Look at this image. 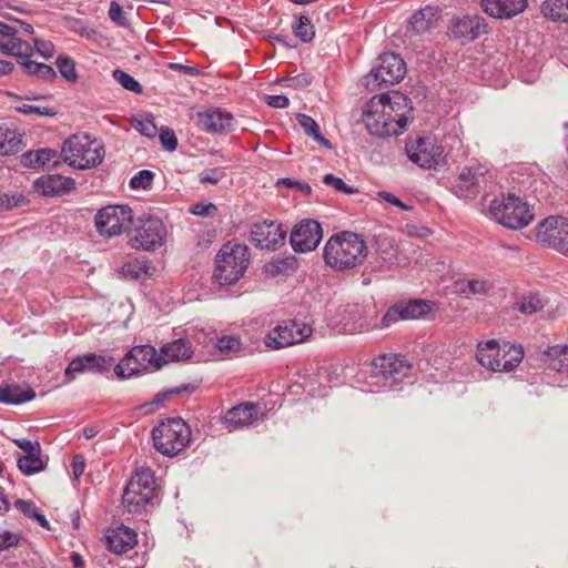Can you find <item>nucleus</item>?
I'll return each instance as SVG.
<instances>
[{"mask_svg": "<svg viewBox=\"0 0 568 568\" xmlns=\"http://www.w3.org/2000/svg\"><path fill=\"white\" fill-rule=\"evenodd\" d=\"M412 110L410 100L405 94L398 91L384 93L366 103L362 121L374 136L399 135L407 129Z\"/></svg>", "mask_w": 568, "mask_h": 568, "instance_id": "obj_1", "label": "nucleus"}, {"mask_svg": "<svg viewBox=\"0 0 568 568\" xmlns=\"http://www.w3.org/2000/svg\"><path fill=\"white\" fill-rule=\"evenodd\" d=\"M368 247L356 233L341 232L332 235L323 247V260L334 271L345 272L364 263Z\"/></svg>", "mask_w": 568, "mask_h": 568, "instance_id": "obj_2", "label": "nucleus"}, {"mask_svg": "<svg viewBox=\"0 0 568 568\" xmlns=\"http://www.w3.org/2000/svg\"><path fill=\"white\" fill-rule=\"evenodd\" d=\"M412 373L410 363L398 354H382L372 362L368 392L394 390Z\"/></svg>", "mask_w": 568, "mask_h": 568, "instance_id": "obj_3", "label": "nucleus"}, {"mask_svg": "<svg viewBox=\"0 0 568 568\" xmlns=\"http://www.w3.org/2000/svg\"><path fill=\"white\" fill-rule=\"evenodd\" d=\"M491 217L500 225L518 230L527 226L535 216L534 206L515 194H501L489 205Z\"/></svg>", "mask_w": 568, "mask_h": 568, "instance_id": "obj_4", "label": "nucleus"}, {"mask_svg": "<svg viewBox=\"0 0 568 568\" xmlns=\"http://www.w3.org/2000/svg\"><path fill=\"white\" fill-rule=\"evenodd\" d=\"M521 346L504 343L500 345L495 339L481 342L477 345L476 358L481 366L493 372H511L523 361Z\"/></svg>", "mask_w": 568, "mask_h": 568, "instance_id": "obj_5", "label": "nucleus"}, {"mask_svg": "<svg viewBox=\"0 0 568 568\" xmlns=\"http://www.w3.org/2000/svg\"><path fill=\"white\" fill-rule=\"evenodd\" d=\"M155 449L164 456L173 457L182 452L191 439L189 425L180 417L160 422L152 429Z\"/></svg>", "mask_w": 568, "mask_h": 568, "instance_id": "obj_6", "label": "nucleus"}, {"mask_svg": "<svg viewBox=\"0 0 568 568\" xmlns=\"http://www.w3.org/2000/svg\"><path fill=\"white\" fill-rule=\"evenodd\" d=\"M250 263L248 248L241 244H224L216 255L214 278L221 285L236 283Z\"/></svg>", "mask_w": 568, "mask_h": 568, "instance_id": "obj_7", "label": "nucleus"}, {"mask_svg": "<svg viewBox=\"0 0 568 568\" xmlns=\"http://www.w3.org/2000/svg\"><path fill=\"white\" fill-rule=\"evenodd\" d=\"M64 161L79 170H85L100 164L104 158V148L98 140L88 135L75 134L68 139L62 148Z\"/></svg>", "mask_w": 568, "mask_h": 568, "instance_id": "obj_8", "label": "nucleus"}, {"mask_svg": "<svg viewBox=\"0 0 568 568\" xmlns=\"http://www.w3.org/2000/svg\"><path fill=\"white\" fill-rule=\"evenodd\" d=\"M406 74L404 60L395 53L386 52L378 57L377 64L366 78L365 85L372 90L398 83Z\"/></svg>", "mask_w": 568, "mask_h": 568, "instance_id": "obj_9", "label": "nucleus"}, {"mask_svg": "<svg viewBox=\"0 0 568 568\" xmlns=\"http://www.w3.org/2000/svg\"><path fill=\"white\" fill-rule=\"evenodd\" d=\"M132 221V210L126 205H108L99 210L94 217L97 231L104 237H113L126 232Z\"/></svg>", "mask_w": 568, "mask_h": 568, "instance_id": "obj_10", "label": "nucleus"}, {"mask_svg": "<svg viewBox=\"0 0 568 568\" xmlns=\"http://www.w3.org/2000/svg\"><path fill=\"white\" fill-rule=\"evenodd\" d=\"M536 240L568 255V219L554 215L544 219L536 226Z\"/></svg>", "mask_w": 568, "mask_h": 568, "instance_id": "obj_11", "label": "nucleus"}, {"mask_svg": "<svg viewBox=\"0 0 568 568\" xmlns=\"http://www.w3.org/2000/svg\"><path fill=\"white\" fill-rule=\"evenodd\" d=\"M408 159L424 169H433L444 163L443 146L430 136L418 138L415 142L406 144Z\"/></svg>", "mask_w": 568, "mask_h": 568, "instance_id": "obj_12", "label": "nucleus"}, {"mask_svg": "<svg viewBox=\"0 0 568 568\" xmlns=\"http://www.w3.org/2000/svg\"><path fill=\"white\" fill-rule=\"evenodd\" d=\"M168 231L163 221L159 217H148L142 221L141 225L135 230V235L131 240L134 248L143 251H155L164 245Z\"/></svg>", "mask_w": 568, "mask_h": 568, "instance_id": "obj_13", "label": "nucleus"}, {"mask_svg": "<svg viewBox=\"0 0 568 568\" xmlns=\"http://www.w3.org/2000/svg\"><path fill=\"white\" fill-rule=\"evenodd\" d=\"M322 237V227L317 221L303 220L292 230L290 244L297 253H308L318 246Z\"/></svg>", "mask_w": 568, "mask_h": 568, "instance_id": "obj_14", "label": "nucleus"}, {"mask_svg": "<svg viewBox=\"0 0 568 568\" xmlns=\"http://www.w3.org/2000/svg\"><path fill=\"white\" fill-rule=\"evenodd\" d=\"M113 364L112 357L87 353L83 356L73 358L64 371V375L69 382L75 378L77 374L85 372L104 373L108 372Z\"/></svg>", "mask_w": 568, "mask_h": 568, "instance_id": "obj_15", "label": "nucleus"}, {"mask_svg": "<svg viewBox=\"0 0 568 568\" xmlns=\"http://www.w3.org/2000/svg\"><path fill=\"white\" fill-rule=\"evenodd\" d=\"M284 240V231L281 223L263 221L254 223L251 227V241L256 247L275 251Z\"/></svg>", "mask_w": 568, "mask_h": 568, "instance_id": "obj_16", "label": "nucleus"}, {"mask_svg": "<svg viewBox=\"0 0 568 568\" xmlns=\"http://www.w3.org/2000/svg\"><path fill=\"white\" fill-rule=\"evenodd\" d=\"M487 32V23L479 14H466L452 20L450 34L455 39L474 41Z\"/></svg>", "mask_w": 568, "mask_h": 568, "instance_id": "obj_17", "label": "nucleus"}, {"mask_svg": "<svg viewBox=\"0 0 568 568\" xmlns=\"http://www.w3.org/2000/svg\"><path fill=\"white\" fill-rule=\"evenodd\" d=\"M197 125L210 133H227L233 130L234 118L220 108H207L197 113Z\"/></svg>", "mask_w": 568, "mask_h": 568, "instance_id": "obj_18", "label": "nucleus"}, {"mask_svg": "<svg viewBox=\"0 0 568 568\" xmlns=\"http://www.w3.org/2000/svg\"><path fill=\"white\" fill-rule=\"evenodd\" d=\"M261 407L256 403L245 402L230 408L225 414V424L233 429L252 425L262 417Z\"/></svg>", "mask_w": 568, "mask_h": 568, "instance_id": "obj_19", "label": "nucleus"}, {"mask_svg": "<svg viewBox=\"0 0 568 568\" xmlns=\"http://www.w3.org/2000/svg\"><path fill=\"white\" fill-rule=\"evenodd\" d=\"M483 178L484 173L479 168H464L455 181L453 191L458 197L476 196L479 193Z\"/></svg>", "mask_w": 568, "mask_h": 568, "instance_id": "obj_20", "label": "nucleus"}, {"mask_svg": "<svg viewBox=\"0 0 568 568\" xmlns=\"http://www.w3.org/2000/svg\"><path fill=\"white\" fill-rule=\"evenodd\" d=\"M75 182L71 178L49 174L34 181V190L44 196H58L72 191Z\"/></svg>", "mask_w": 568, "mask_h": 568, "instance_id": "obj_21", "label": "nucleus"}, {"mask_svg": "<svg viewBox=\"0 0 568 568\" xmlns=\"http://www.w3.org/2000/svg\"><path fill=\"white\" fill-rule=\"evenodd\" d=\"M296 379H291L290 384L286 385L288 392L293 395H298L302 393H307L312 397H322L325 395L324 390L321 388V383L318 382L320 376L312 369H305L302 374L300 371L295 372Z\"/></svg>", "mask_w": 568, "mask_h": 568, "instance_id": "obj_22", "label": "nucleus"}, {"mask_svg": "<svg viewBox=\"0 0 568 568\" xmlns=\"http://www.w3.org/2000/svg\"><path fill=\"white\" fill-rule=\"evenodd\" d=\"M480 6L493 18L508 19L523 12L527 0H481Z\"/></svg>", "mask_w": 568, "mask_h": 568, "instance_id": "obj_23", "label": "nucleus"}, {"mask_svg": "<svg viewBox=\"0 0 568 568\" xmlns=\"http://www.w3.org/2000/svg\"><path fill=\"white\" fill-rule=\"evenodd\" d=\"M105 539L108 548L116 555L129 551L138 542L135 531L123 525L112 530Z\"/></svg>", "mask_w": 568, "mask_h": 568, "instance_id": "obj_24", "label": "nucleus"}, {"mask_svg": "<svg viewBox=\"0 0 568 568\" xmlns=\"http://www.w3.org/2000/svg\"><path fill=\"white\" fill-rule=\"evenodd\" d=\"M0 50L7 55L22 57L29 44L17 37V30L0 21Z\"/></svg>", "mask_w": 568, "mask_h": 568, "instance_id": "obj_25", "label": "nucleus"}, {"mask_svg": "<svg viewBox=\"0 0 568 568\" xmlns=\"http://www.w3.org/2000/svg\"><path fill=\"white\" fill-rule=\"evenodd\" d=\"M193 354L191 342L186 338H178L164 344L160 348L162 364L189 359Z\"/></svg>", "mask_w": 568, "mask_h": 568, "instance_id": "obj_26", "label": "nucleus"}, {"mask_svg": "<svg viewBox=\"0 0 568 568\" xmlns=\"http://www.w3.org/2000/svg\"><path fill=\"white\" fill-rule=\"evenodd\" d=\"M136 488L138 486L134 483H128L122 495L123 507L130 514H140L154 498V496L138 490Z\"/></svg>", "mask_w": 568, "mask_h": 568, "instance_id": "obj_27", "label": "nucleus"}, {"mask_svg": "<svg viewBox=\"0 0 568 568\" xmlns=\"http://www.w3.org/2000/svg\"><path fill=\"white\" fill-rule=\"evenodd\" d=\"M439 18V10L435 7L427 6L410 17L409 27L415 33L420 34L435 28Z\"/></svg>", "mask_w": 568, "mask_h": 568, "instance_id": "obj_28", "label": "nucleus"}, {"mask_svg": "<svg viewBox=\"0 0 568 568\" xmlns=\"http://www.w3.org/2000/svg\"><path fill=\"white\" fill-rule=\"evenodd\" d=\"M21 162L24 166L32 169L55 166L59 163V153L53 149L28 151L22 155Z\"/></svg>", "mask_w": 568, "mask_h": 568, "instance_id": "obj_29", "label": "nucleus"}, {"mask_svg": "<svg viewBox=\"0 0 568 568\" xmlns=\"http://www.w3.org/2000/svg\"><path fill=\"white\" fill-rule=\"evenodd\" d=\"M141 372L146 371L150 366L160 369L163 364L160 353L152 345H138L129 351Z\"/></svg>", "mask_w": 568, "mask_h": 568, "instance_id": "obj_30", "label": "nucleus"}, {"mask_svg": "<svg viewBox=\"0 0 568 568\" xmlns=\"http://www.w3.org/2000/svg\"><path fill=\"white\" fill-rule=\"evenodd\" d=\"M36 397V392L27 386L7 385L0 388V402L4 404L19 405Z\"/></svg>", "mask_w": 568, "mask_h": 568, "instance_id": "obj_31", "label": "nucleus"}, {"mask_svg": "<svg viewBox=\"0 0 568 568\" xmlns=\"http://www.w3.org/2000/svg\"><path fill=\"white\" fill-rule=\"evenodd\" d=\"M22 146V135L8 126L0 125V155L19 152Z\"/></svg>", "mask_w": 568, "mask_h": 568, "instance_id": "obj_32", "label": "nucleus"}, {"mask_svg": "<svg viewBox=\"0 0 568 568\" xmlns=\"http://www.w3.org/2000/svg\"><path fill=\"white\" fill-rule=\"evenodd\" d=\"M312 333L313 328L310 324L292 320L290 324L286 323V346L305 342Z\"/></svg>", "mask_w": 568, "mask_h": 568, "instance_id": "obj_33", "label": "nucleus"}, {"mask_svg": "<svg viewBox=\"0 0 568 568\" xmlns=\"http://www.w3.org/2000/svg\"><path fill=\"white\" fill-rule=\"evenodd\" d=\"M295 119L303 131L325 149H332L331 142L321 134L320 126L311 116L296 113Z\"/></svg>", "mask_w": 568, "mask_h": 568, "instance_id": "obj_34", "label": "nucleus"}, {"mask_svg": "<svg viewBox=\"0 0 568 568\" xmlns=\"http://www.w3.org/2000/svg\"><path fill=\"white\" fill-rule=\"evenodd\" d=\"M547 365L549 368L568 373V346H552L546 351Z\"/></svg>", "mask_w": 568, "mask_h": 568, "instance_id": "obj_35", "label": "nucleus"}, {"mask_svg": "<svg viewBox=\"0 0 568 568\" xmlns=\"http://www.w3.org/2000/svg\"><path fill=\"white\" fill-rule=\"evenodd\" d=\"M129 483H134L138 486V490H142L143 493L154 496L155 478L150 468L138 469Z\"/></svg>", "mask_w": 568, "mask_h": 568, "instance_id": "obj_36", "label": "nucleus"}, {"mask_svg": "<svg viewBox=\"0 0 568 568\" xmlns=\"http://www.w3.org/2000/svg\"><path fill=\"white\" fill-rule=\"evenodd\" d=\"M542 14L552 21L567 22V9L564 0H545L541 4Z\"/></svg>", "mask_w": 568, "mask_h": 568, "instance_id": "obj_37", "label": "nucleus"}, {"mask_svg": "<svg viewBox=\"0 0 568 568\" xmlns=\"http://www.w3.org/2000/svg\"><path fill=\"white\" fill-rule=\"evenodd\" d=\"M403 320H415L430 311V306L425 301L414 300L407 303H398Z\"/></svg>", "mask_w": 568, "mask_h": 568, "instance_id": "obj_38", "label": "nucleus"}, {"mask_svg": "<svg viewBox=\"0 0 568 568\" xmlns=\"http://www.w3.org/2000/svg\"><path fill=\"white\" fill-rule=\"evenodd\" d=\"M491 288L493 285L489 282L477 278L462 282L458 285V292L465 297H469L471 295H487Z\"/></svg>", "mask_w": 568, "mask_h": 568, "instance_id": "obj_39", "label": "nucleus"}, {"mask_svg": "<svg viewBox=\"0 0 568 568\" xmlns=\"http://www.w3.org/2000/svg\"><path fill=\"white\" fill-rule=\"evenodd\" d=\"M18 468L24 475H32L41 471L44 468V464L40 458V453L26 454L18 458Z\"/></svg>", "mask_w": 568, "mask_h": 568, "instance_id": "obj_40", "label": "nucleus"}, {"mask_svg": "<svg viewBox=\"0 0 568 568\" xmlns=\"http://www.w3.org/2000/svg\"><path fill=\"white\" fill-rule=\"evenodd\" d=\"M114 373L118 378L126 379L141 373V369L128 352L124 357L114 366Z\"/></svg>", "mask_w": 568, "mask_h": 568, "instance_id": "obj_41", "label": "nucleus"}, {"mask_svg": "<svg viewBox=\"0 0 568 568\" xmlns=\"http://www.w3.org/2000/svg\"><path fill=\"white\" fill-rule=\"evenodd\" d=\"M150 265L145 260H132L122 265V274L132 280H139L149 274Z\"/></svg>", "mask_w": 568, "mask_h": 568, "instance_id": "obj_42", "label": "nucleus"}, {"mask_svg": "<svg viewBox=\"0 0 568 568\" xmlns=\"http://www.w3.org/2000/svg\"><path fill=\"white\" fill-rule=\"evenodd\" d=\"M293 32L302 42H308L314 37L313 26L306 16H298L292 24Z\"/></svg>", "mask_w": 568, "mask_h": 568, "instance_id": "obj_43", "label": "nucleus"}, {"mask_svg": "<svg viewBox=\"0 0 568 568\" xmlns=\"http://www.w3.org/2000/svg\"><path fill=\"white\" fill-rule=\"evenodd\" d=\"M516 308L526 315H531L544 308V302L537 294L523 296L516 302Z\"/></svg>", "mask_w": 568, "mask_h": 568, "instance_id": "obj_44", "label": "nucleus"}, {"mask_svg": "<svg viewBox=\"0 0 568 568\" xmlns=\"http://www.w3.org/2000/svg\"><path fill=\"white\" fill-rule=\"evenodd\" d=\"M216 348L224 356L231 357L242 349V342L235 336H223L216 341Z\"/></svg>", "mask_w": 568, "mask_h": 568, "instance_id": "obj_45", "label": "nucleus"}, {"mask_svg": "<svg viewBox=\"0 0 568 568\" xmlns=\"http://www.w3.org/2000/svg\"><path fill=\"white\" fill-rule=\"evenodd\" d=\"M113 78L125 89L133 93H142L143 88L139 81H136L132 75L122 71L114 70Z\"/></svg>", "mask_w": 568, "mask_h": 568, "instance_id": "obj_46", "label": "nucleus"}, {"mask_svg": "<svg viewBox=\"0 0 568 568\" xmlns=\"http://www.w3.org/2000/svg\"><path fill=\"white\" fill-rule=\"evenodd\" d=\"M154 179V173L150 170H141L135 175H133L130 180V187L133 190L143 189L150 190L152 187V182Z\"/></svg>", "mask_w": 568, "mask_h": 568, "instance_id": "obj_47", "label": "nucleus"}, {"mask_svg": "<svg viewBox=\"0 0 568 568\" xmlns=\"http://www.w3.org/2000/svg\"><path fill=\"white\" fill-rule=\"evenodd\" d=\"M57 67L61 75L68 81H75L78 78L74 62L65 55H59L57 59Z\"/></svg>", "mask_w": 568, "mask_h": 568, "instance_id": "obj_48", "label": "nucleus"}, {"mask_svg": "<svg viewBox=\"0 0 568 568\" xmlns=\"http://www.w3.org/2000/svg\"><path fill=\"white\" fill-rule=\"evenodd\" d=\"M16 110L23 114H36L38 116H54L57 114V111L51 108L32 104H21Z\"/></svg>", "mask_w": 568, "mask_h": 568, "instance_id": "obj_49", "label": "nucleus"}, {"mask_svg": "<svg viewBox=\"0 0 568 568\" xmlns=\"http://www.w3.org/2000/svg\"><path fill=\"white\" fill-rule=\"evenodd\" d=\"M283 329L281 325H276L264 338L265 346L271 349H280L284 346Z\"/></svg>", "mask_w": 568, "mask_h": 568, "instance_id": "obj_50", "label": "nucleus"}, {"mask_svg": "<svg viewBox=\"0 0 568 568\" xmlns=\"http://www.w3.org/2000/svg\"><path fill=\"white\" fill-rule=\"evenodd\" d=\"M323 182L326 185L334 187L336 191L345 194H353L356 192V190L353 186L347 185L341 178H337L333 174H326L323 178Z\"/></svg>", "mask_w": 568, "mask_h": 568, "instance_id": "obj_51", "label": "nucleus"}, {"mask_svg": "<svg viewBox=\"0 0 568 568\" xmlns=\"http://www.w3.org/2000/svg\"><path fill=\"white\" fill-rule=\"evenodd\" d=\"M30 55H31V48L29 47V50L26 53H23L22 57H18L19 58L18 62L26 73H28L30 75L38 77L40 63L30 60Z\"/></svg>", "mask_w": 568, "mask_h": 568, "instance_id": "obj_52", "label": "nucleus"}, {"mask_svg": "<svg viewBox=\"0 0 568 568\" xmlns=\"http://www.w3.org/2000/svg\"><path fill=\"white\" fill-rule=\"evenodd\" d=\"M189 387H190L189 385H183L181 387H175V388H171V389H168L164 392H160L154 396L151 404H154L156 406H162L165 400H168L172 396L182 394L184 390H187Z\"/></svg>", "mask_w": 568, "mask_h": 568, "instance_id": "obj_53", "label": "nucleus"}, {"mask_svg": "<svg viewBox=\"0 0 568 568\" xmlns=\"http://www.w3.org/2000/svg\"><path fill=\"white\" fill-rule=\"evenodd\" d=\"M135 129L146 138H154L156 135L158 129L156 125L151 118H145L136 122Z\"/></svg>", "mask_w": 568, "mask_h": 568, "instance_id": "obj_54", "label": "nucleus"}, {"mask_svg": "<svg viewBox=\"0 0 568 568\" xmlns=\"http://www.w3.org/2000/svg\"><path fill=\"white\" fill-rule=\"evenodd\" d=\"M160 141L168 151H174L178 148V139L175 133L170 129H161Z\"/></svg>", "mask_w": 568, "mask_h": 568, "instance_id": "obj_55", "label": "nucleus"}, {"mask_svg": "<svg viewBox=\"0 0 568 568\" xmlns=\"http://www.w3.org/2000/svg\"><path fill=\"white\" fill-rule=\"evenodd\" d=\"M400 320H403L402 312L398 307V304H395L394 306L389 307L388 311L382 317V325L383 327H389L390 325L397 323Z\"/></svg>", "mask_w": 568, "mask_h": 568, "instance_id": "obj_56", "label": "nucleus"}, {"mask_svg": "<svg viewBox=\"0 0 568 568\" xmlns=\"http://www.w3.org/2000/svg\"><path fill=\"white\" fill-rule=\"evenodd\" d=\"M223 176L224 172L220 169H209L200 174V181L202 183L216 184L223 179Z\"/></svg>", "mask_w": 568, "mask_h": 568, "instance_id": "obj_57", "label": "nucleus"}, {"mask_svg": "<svg viewBox=\"0 0 568 568\" xmlns=\"http://www.w3.org/2000/svg\"><path fill=\"white\" fill-rule=\"evenodd\" d=\"M109 18L113 22H116L119 26H122V27L126 26V19L123 16L122 7L115 1H112L110 4Z\"/></svg>", "mask_w": 568, "mask_h": 568, "instance_id": "obj_58", "label": "nucleus"}, {"mask_svg": "<svg viewBox=\"0 0 568 568\" xmlns=\"http://www.w3.org/2000/svg\"><path fill=\"white\" fill-rule=\"evenodd\" d=\"M34 47L39 54H41L45 59H49L54 54V45L50 41L36 39Z\"/></svg>", "mask_w": 568, "mask_h": 568, "instance_id": "obj_59", "label": "nucleus"}, {"mask_svg": "<svg viewBox=\"0 0 568 568\" xmlns=\"http://www.w3.org/2000/svg\"><path fill=\"white\" fill-rule=\"evenodd\" d=\"M13 443L20 449H22L26 454L40 453L41 452V447H40V444L38 442H31V440L24 439V438H17V439H13Z\"/></svg>", "mask_w": 568, "mask_h": 568, "instance_id": "obj_60", "label": "nucleus"}, {"mask_svg": "<svg viewBox=\"0 0 568 568\" xmlns=\"http://www.w3.org/2000/svg\"><path fill=\"white\" fill-rule=\"evenodd\" d=\"M14 506L23 515H26L27 517H30V518H32L38 513L36 505L29 500L18 499V500H16Z\"/></svg>", "mask_w": 568, "mask_h": 568, "instance_id": "obj_61", "label": "nucleus"}, {"mask_svg": "<svg viewBox=\"0 0 568 568\" xmlns=\"http://www.w3.org/2000/svg\"><path fill=\"white\" fill-rule=\"evenodd\" d=\"M216 211V206L213 203H195L191 207V212L199 216H209Z\"/></svg>", "mask_w": 568, "mask_h": 568, "instance_id": "obj_62", "label": "nucleus"}, {"mask_svg": "<svg viewBox=\"0 0 568 568\" xmlns=\"http://www.w3.org/2000/svg\"><path fill=\"white\" fill-rule=\"evenodd\" d=\"M283 270L284 258L274 260L264 265V272L272 277H275L278 274H281Z\"/></svg>", "mask_w": 568, "mask_h": 568, "instance_id": "obj_63", "label": "nucleus"}, {"mask_svg": "<svg viewBox=\"0 0 568 568\" xmlns=\"http://www.w3.org/2000/svg\"><path fill=\"white\" fill-rule=\"evenodd\" d=\"M85 469V459L82 455H75L72 460V474L75 480L82 476Z\"/></svg>", "mask_w": 568, "mask_h": 568, "instance_id": "obj_64", "label": "nucleus"}]
</instances>
